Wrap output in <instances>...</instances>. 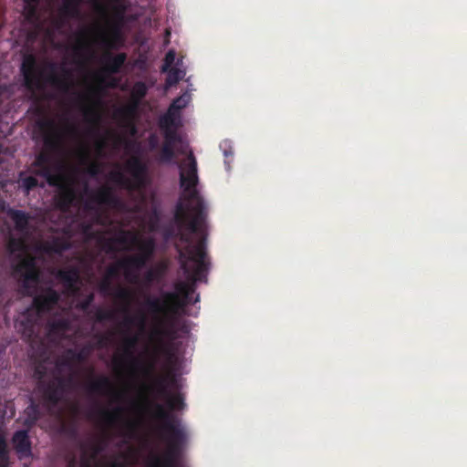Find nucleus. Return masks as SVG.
I'll return each instance as SVG.
<instances>
[{"label":"nucleus","instance_id":"09e8293b","mask_svg":"<svg viewBox=\"0 0 467 467\" xmlns=\"http://www.w3.org/2000/svg\"><path fill=\"white\" fill-rule=\"evenodd\" d=\"M93 301H94V295L89 294L86 296V298H84L81 302H79L78 307L81 310L86 311L89 308V306H91Z\"/></svg>","mask_w":467,"mask_h":467},{"label":"nucleus","instance_id":"a878e982","mask_svg":"<svg viewBox=\"0 0 467 467\" xmlns=\"http://www.w3.org/2000/svg\"><path fill=\"white\" fill-rule=\"evenodd\" d=\"M10 217L18 230L26 228L28 224V215L21 210H10Z\"/></svg>","mask_w":467,"mask_h":467},{"label":"nucleus","instance_id":"6ab92c4d","mask_svg":"<svg viewBox=\"0 0 467 467\" xmlns=\"http://www.w3.org/2000/svg\"><path fill=\"white\" fill-rule=\"evenodd\" d=\"M89 34V28H84L77 34V44L74 47V51L78 57H82L84 52L89 53L91 51Z\"/></svg>","mask_w":467,"mask_h":467},{"label":"nucleus","instance_id":"bf43d9fd","mask_svg":"<svg viewBox=\"0 0 467 467\" xmlns=\"http://www.w3.org/2000/svg\"><path fill=\"white\" fill-rule=\"evenodd\" d=\"M81 467H90L89 461L86 458V451H83Z\"/></svg>","mask_w":467,"mask_h":467},{"label":"nucleus","instance_id":"2eb2a0df","mask_svg":"<svg viewBox=\"0 0 467 467\" xmlns=\"http://www.w3.org/2000/svg\"><path fill=\"white\" fill-rule=\"evenodd\" d=\"M49 68L51 69V74L47 78V81L50 83L52 86L57 87V88L61 89L62 91L67 92L70 87L72 86V83L70 81V71L67 69L66 67H62L63 77H60L56 74V65L53 63H50Z\"/></svg>","mask_w":467,"mask_h":467},{"label":"nucleus","instance_id":"c9c22d12","mask_svg":"<svg viewBox=\"0 0 467 467\" xmlns=\"http://www.w3.org/2000/svg\"><path fill=\"white\" fill-rule=\"evenodd\" d=\"M115 296L125 303V311L127 312L128 306L132 299L131 292L128 288L119 287L115 294Z\"/></svg>","mask_w":467,"mask_h":467},{"label":"nucleus","instance_id":"dca6fc26","mask_svg":"<svg viewBox=\"0 0 467 467\" xmlns=\"http://www.w3.org/2000/svg\"><path fill=\"white\" fill-rule=\"evenodd\" d=\"M12 441L16 451L21 456L31 455V441L28 436V431L20 430L14 433Z\"/></svg>","mask_w":467,"mask_h":467},{"label":"nucleus","instance_id":"a211bd4d","mask_svg":"<svg viewBox=\"0 0 467 467\" xmlns=\"http://www.w3.org/2000/svg\"><path fill=\"white\" fill-rule=\"evenodd\" d=\"M91 200L98 204L115 205L118 199L114 195L112 189L109 186L100 187L92 193Z\"/></svg>","mask_w":467,"mask_h":467},{"label":"nucleus","instance_id":"bb28decb","mask_svg":"<svg viewBox=\"0 0 467 467\" xmlns=\"http://www.w3.org/2000/svg\"><path fill=\"white\" fill-rule=\"evenodd\" d=\"M68 327V322L64 318L51 320L47 323V330L50 335H59Z\"/></svg>","mask_w":467,"mask_h":467},{"label":"nucleus","instance_id":"774afa93","mask_svg":"<svg viewBox=\"0 0 467 467\" xmlns=\"http://www.w3.org/2000/svg\"><path fill=\"white\" fill-rule=\"evenodd\" d=\"M103 146H104V143H103L102 141H100V142L99 143V147L101 149Z\"/></svg>","mask_w":467,"mask_h":467},{"label":"nucleus","instance_id":"603ef678","mask_svg":"<svg viewBox=\"0 0 467 467\" xmlns=\"http://www.w3.org/2000/svg\"><path fill=\"white\" fill-rule=\"evenodd\" d=\"M119 269L123 270V268L119 265V262H118L117 265L108 267L107 274H106L105 277H108L110 279L112 277L117 276L119 275Z\"/></svg>","mask_w":467,"mask_h":467},{"label":"nucleus","instance_id":"e433bc0d","mask_svg":"<svg viewBox=\"0 0 467 467\" xmlns=\"http://www.w3.org/2000/svg\"><path fill=\"white\" fill-rule=\"evenodd\" d=\"M8 462V452L5 436L0 432V467H5Z\"/></svg>","mask_w":467,"mask_h":467},{"label":"nucleus","instance_id":"ddd939ff","mask_svg":"<svg viewBox=\"0 0 467 467\" xmlns=\"http://www.w3.org/2000/svg\"><path fill=\"white\" fill-rule=\"evenodd\" d=\"M99 43L108 50L118 49L123 44V38L119 25L113 24L109 31L99 29Z\"/></svg>","mask_w":467,"mask_h":467},{"label":"nucleus","instance_id":"7ed1b4c3","mask_svg":"<svg viewBox=\"0 0 467 467\" xmlns=\"http://www.w3.org/2000/svg\"><path fill=\"white\" fill-rule=\"evenodd\" d=\"M181 241L186 245L179 251L181 268L187 277V282L175 284L178 293L185 306L189 304V296L195 291L197 282H207V272L210 263L207 261L206 240L202 237L196 244L191 241L189 234H181Z\"/></svg>","mask_w":467,"mask_h":467},{"label":"nucleus","instance_id":"f3484780","mask_svg":"<svg viewBox=\"0 0 467 467\" xmlns=\"http://www.w3.org/2000/svg\"><path fill=\"white\" fill-rule=\"evenodd\" d=\"M56 278L60 280L67 289H73L79 278L78 268L71 266L67 269H59L55 274Z\"/></svg>","mask_w":467,"mask_h":467},{"label":"nucleus","instance_id":"37998d69","mask_svg":"<svg viewBox=\"0 0 467 467\" xmlns=\"http://www.w3.org/2000/svg\"><path fill=\"white\" fill-rule=\"evenodd\" d=\"M86 172L91 176L96 177L101 172V165L97 161L90 162L86 168Z\"/></svg>","mask_w":467,"mask_h":467},{"label":"nucleus","instance_id":"6e6552de","mask_svg":"<svg viewBox=\"0 0 467 467\" xmlns=\"http://www.w3.org/2000/svg\"><path fill=\"white\" fill-rule=\"evenodd\" d=\"M21 73L24 78V86L26 89L34 91L43 88L42 72L39 70L35 55L27 54L24 56Z\"/></svg>","mask_w":467,"mask_h":467},{"label":"nucleus","instance_id":"ea45409f","mask_svg":"<svg viewBox=\"0 0 467 467\" xmlns=\"http://www.w3.org/2000/svg\"><path fill=\"white\" fill-rule=\"evenodd\" d=\"M67 356H71V360H73L74 363L83 362L87 358V353H85L83 349L80 351L67 349Z\"/></svg>","mask_w":467,"mask_h":467},{"label":"nucleus","instance_id":"338daca9","mask_svg":"<svg viewBox=\"0 0 467 467\" xmlns=\"http://www.w3.org/2000/svg\"><path fill=\"white\" fill-rule=\"evenodd\" d=\"M109 467H119V465L116 462H111Z\"/></svg>","mask_w":467,"mask_h":467},{"label":"nucleus","instance_id":"4468645a","mask_svg":"<svg viewBox=\"0 0 467 467\" xmlns=\"http://www.w3.org/2000/svg\"><path fill=\"white\" fill-rule=\"evenodd\" d=\"M126 59L127 55L125 53H119L117 55H113L112 53L107 51L102 58L103 71L108 74L119 73L122 66L124 65Z\"/></svg>","mask_w":467,"mask_h":467},{"label":"nucleus","instance_id":"58836bf2","mask_svg":"<svg viewBox=\"0 0 467 467\" xmlns=\"http://www.w3.org/2000/svg\"><path fill=\"white\" fill-rule=\"evenodd\" d=\"M186 104H187V102L183 97H178V98L174 99L169 107L170 113L175 112V113L179 114L180 110H182V109H184L186 107Z\"/></svg>","mask_w":467,"mask_h":467},{"label":"nucleus","instance_id":"052dcab7","mask_svg":"<svg viewBox=\"0 0 467 467\" xmlns=\"http://www.w3.org/2000/svg\"><path fill=\"white\" fill-rule=\"evenodd\" d=\"M153 370H154V364L150 363L147 368H144V373L146 375H150L153 372Z\"/></svg>","mask_w":467,"mask_h":467},{"label":"nucleus","instance_id":"f03ea898","mask_svg":"<svg viewBox=\"0 0 467 467\" xmlns=\"http://www.w3.org/2000/svg\"><path fill=\"white\" fill-rule=\"evenodd\" d=\"M198 183L197 161L191 152L181 167L180 186L183 193L174 211L175 223L189 234H198L207 215L204 200L197 190Z\"/></svg>","mask_w":467,"mask_h":467},{"label":"nucleus","instance_id":"49530a36","mask_svg":"<svg viewBox=\"0 0 467 467\" xmlns=\"http://www.w3.org/2000/svg\"><path fill=\"white\" fill-rule=\"evenodd\" d=\"M175 51L174 50H169L164 57V65L162 67V70L165 71L167 67H171L175 60Z\"/></svg>","mask_w":467,"mask_h":467},{"label":"nucleus","instance_id":"423d86ee","mask_svg":"<svg viewBox=\"0 0 467 467\" xmlns=\"http://www.w3.org/2000/svg\"><path fill=\"white\" fill-rule=\"evenodd\" d=\"M14 274L19 277V283L26 295L32 296L40 280V270L36 258L31 255L21 257L13 267Z\"/></svg>","mask_w":467,"mask_h":467},{"label":"nucleus","instance_id":"de8ad7c7","mask_svg":"<svg viewBox=\"0 0 467 467\" xmlns=\"http://www.w3.org/2000/svg\"><path fill=\"white\" fill-rule=\"evenodd\" d=\"M147 141H148L149 150L150 151H153V150L158 149V147H159V138H158V136L155 133H151L148 137Z\"/></svg>","mask_w":467,"mask_h":467},{"label":"nucleus","instance_id":"a18cd8bd","mask_svg":"<svg viewBox=\"0 0 467 467\" xmlns=\"http://www.w3.org/2000/svg\"><path fill=\"white\" fill-rule=\"evenodd\" d=\"M99 292L103 295H109L111 290V282L108 277L103 278L99 285Z\"/></svg>","mask_w":467,"mask_h":467},{"label":"nucleus","instance_id":"f704fd0d","mask_svg":"<svg viewBox=\"0 0 467 467\" xmlns=\"http://www.w3.org/2000/svg\"><path fill=\"white\" fill-rule=\"evenodd\" d=\"M179 114L175 112L170 113V109H168L167 113L160 119V127L165 130H170L171 127L175 125V118Z\"/></svg>","mask_w":467,"mask_h":467},{"label":"nucleus","instance_id":"79ce46f5","mask_svg":"<svg viewBox=\"0 0 467 467\" xmlns=\"http://www.w3.org/2000/svg\"><path fill=\"white\" fill-rule=\"evenodd\" d=\"M49 156L47 153L46 152H40L39 154L36 155L34 162H33V165L35 167H41V166H46V165H48L49 163Z\"/></svg>","mask_w":467,"mask_h":467},{"label":"nucleus","instance_id":"4c0bfd02","mask_svg":"<svg viewBox=\"0 0 467 467\" xmlns=\"http://www.w3.org/2000/svg\"><path fill=\"white\" fill-rule=\"evenodd\" d=\"M95 319L97 322H104L114 319V313L110 310H105L99 308L95 314Z\"/></svg>","mask_w":467,"mask_h":467},{"label":"nucleus","instance_id":"72a5a7b5","mask_svg":"<svg viewBox=\"0 0 467 467\" xmlns=\"http://www.w3.org/2000/svg\"><path fill=\"white\" fill-rule=\"evenodd\" d=\"M179 114L175 112L170 113V109H168L167 113L160 119V127L165 130H170L171 127L175 125V118Z\"/></svg>","mask_w":467,"mask_h":467},{"label":"nucleus","instance_id":"e2e57ef3","mask_svg":"<svg viewBox=\"0 0 467 467\" xmlns=\"http://www.w3.org/2000/svg\"><path fill=\"white\" fill-rule=\"evenodd\" d=\"M27 5H34L38 3V0H24Z\"/></svg>","mask_w":467,"mask_h":467},{"label":"nucleus","instance_id":"1a4fd4ad","mask_svg":"<svg viewBox=\"0 0 467 467\" xmlns=\"http://www.w3.org/2000/svg\"><path fill=\"white\" fill-rule=\"evenodd\" d=\"M60 295L52 287H47L33 298V306L38 314L50 311L59 301Z\"/></svg>","mask_w":467,"mask_h":467},{"label":"nucleus","instance_id":"f8f14e48","mask_svg":"<svg viewBox=\"0 0 467 467\" xmlns=\"http://www.w3.org/2000/svg\"><path fill=\"white\" fill-rule=\"evenodd\" d=\"M57 186H59V189L55 196L56 206L61 212L67 213L77 200V192L75 188L69 184H58Z\"/></svg>","mask_w":467,"mask_h":467},{"label":"nucleus","instance_id":"680f3d73","mask_svg":"<svg viewBox=\"0 0 467 467\" xmlns=\"http://www.w3.org/2000/svg\"><path fill=\"white\" fill-rule=\"evenodd\" d=\"M67 467H77V460L75 457H72L68 462Z\"/></svg>","mask_w":467,"mask_h":467},{"label":"nucleus","instance_id":"39448f33","mask_svg":"<svg viewBox=\"0 0 467 467\" xmlns=\"http://www.w3.org/2000/svg\"><path fill=\"white\" fill-rule=\"evenodd\" d=\"M133 246L139 253L119 261V265L123 268L125 278L130 282L137 279L135 271L146 266L155 251V242L152 238L140 239L137 235L130 238Z\"/></svg>","mask_w":467,"mask_h":467},{"label":"nucleus","instance_id":"4d7b16f0","mask_svg":"<svg viewBox=\"0 0 467 467\" xmlns=\"http://www.w3.org/2000/svg\"><path fill=\"white\" fill-rule=\"evenodd\" d=\"M103 448L100 444H93L91 446V455H90V459H95L99 453H100L102 451Z\"/></svg>","mask_w":467,"mask_h":467},{"label":"nucleus","instance_id":"473e14b6","mask_svg":"<svg viewBox=\"0 0 467 467\" xmlns=\"http://www.w3.org/2000/svg\"><path fill=\"white\" fill-rule=\"evenodd\" d=\"M148 91L146 84L142 81H138L134 84L131 90V97L135 100L139 101L143 99Z\"/></svg>","mask_w":467,"mask_h":467},{"label":"nucleus","instance_id":"3c124183","mask_svg":"<svg viewBox=\"0 0 467 467\" xmlns=\"http://www.w3.org/2000/svg\"><path fill=\"white\" fill-rule=\"evenodd\" d=\"M109 179L117 183L124 184L126 182L125 177L120 171H112L109 173Z\"/></svg>","mask_w":467,"mask_h":467},{"label":"nucleus","instance_id":"c756f323","mask_svg":"<svg viewBox=\"0 0 467 467\" xmlns=\"http://www.w3.org/2000/svg\"><path fill=\"white\" fill-rule=\"evenodd\" d=\"M61 13L63 16L69 18H77L80 16L79 6L67 1H65L63 4Z\"/></svg>","mask_w":467,"mask_h":467},{"label":"nucleus","instance_id":"cd10ccee","mask_svg":"<svg viewBox=\"0 0 467 467\" xmlns=\"http://www.w3.org/2000/svg\"><path fill=\"white\" fill-rule=\"evenodd\" d=\"M25 413L26 415V419L25 420V424L31 427L39 420L40 411L39 408L33 401L27 408L25 410Z\"/></svg>","mask_w":467,"mask_h":467},{"label":"nucleus","instance_id":"0e129e2a","mask_svg":"<svg viewBox=\"0 0 467 467\" xmlns=\"http://www.w3.org/2000/svg\"><path fill=\"white\" fill-rule=\"evenodd\" d=\"M125 9L122 7V8H118L116 7V13L119 16H122V14L124 13Z\"/></svg>","mask_w":467,"mask_h":467},{"label":"nucleus","instance_id":"b1692460","mask_svg":"<svg viewBox=\"0 0 467 467\" xmlns=\"http://www.w3.org/2000/svg\"><path fill=\"white\" fill-rule=\"evenodd\" d=\"M35 173L45 178L50 186H57L62 181L60 175L52 172L49 165L38 167V170L36 171Z\"/></svg>","mask_w":467,"mask_h":467},{"label":"nucleus","instance_id":"f257e3e1","mask_svg":"<svg viewBox=\"0 0 467 467\" xmlns=\"http://www.w3.org/2000/svg\"><path fill=\"white\" fill-rule=\"evenodd\" d=\"M169 383H176L175 377L161 376L155 379L152 389L159 398L166 399L167 407L153 403L152 417L158 421L157 434L163 441L167 449L162 457H154L151 467H178L183 448L188 441V432L182 420L174 411L183 410L186 407L184 397L181 392L171 394Z\"/></svg>","mask_w":467,"mask_h":467},{"label":"nucleus","instance_id":"4be33fe9","mask_svg":"<svg viewBox=\"0 0 467 467\" xmlns=\"http://www.w3.org/2000/svg\"><path fill=\"white\" fill-rule=\"evenodd\" d=\"M132 235H135V234L129 231H121L119 235H117L116 237L110 238L106 242L107 250L109 252L115 251V247H114L115 244H123V245H128V244L132 245V243L130 241V238Z\"/></svg>","mask_w":467,"mask_h":467},{"label":"nucleus","instance_id":"5701e85b","mask_svg":"<svg viewBox=\"0 0 467 467\" xmlns=\"http://www.w3.org/2000/svg\"><path fill=\"white\" fill-rule=\"evenodd\" d=\"M128 169L132 176L138 181H140L147 171L146 165L140 161V159L136 157L128 161Z\"/></svg>","mask_w":467,"mask_h":467},{"label":"nucleus","instance_id":"9d476101","mask_svg":"<svg viewBox=\"0 0 467 467\" xmlns=\"http://www.w3.org/2000/svg\"><path fill=\"white\" fill-rule=\"evenodd\" d=\"M40 129L46 130L44 145L49 150H57L61 146V134L53 119H45L39 123Z\"/></svg>","mask_w":467,"mask_h":467},{"label":"nucleus","instance_id":"a19ab883","mask_svg":"<svg viewBox=\"0 0 467 467\" xmlns=\"http://www.w3.org/2000/svg\"><path fill=\"white\" fill-rule=\"evenodd\" d=\"M180 74H181V72L179 69H176V68L171 69L169 72V75L167 77V79H166L167 85L172 86V85L178 83L181 79Z\"/></svg>","mask_w":467,"mask_h":467},{"label":"nucleus","instance_id":"7c9ffc66","mask_svg":"<svg viewBox=\"0 0 467 467\" xmlns=\"http://www.w3.org/2000/svg\"><path fill=\"white\" fill-rule=\"evenodd\" d=\"M124 324L126 326H138L140 329H144L146 326V317L142 313L137 316L127 315L124 317Z\"/></svg>","mask_w":467,"mask_h":467},{"label":"nucleus","instance_id":"864d4df0","mask_svg":"<svg viewBox=\"0 0 467 467\" xmlns=\"http://www.w3.org/2000/svg\"><path fill=\"white\" fill-rule=\"evenodd\" d=\"M159 272H157L156 270H153V269H150L149 271H147V273L145 274V281L149 284L152 283L153 281L157 280L159 278Z\"/></svg>","mask_w":467,"mask_h":467},{"label":"nucleus","instance_id":"393cba45","mask_svg":"<svg viewBox=\"0 0 467 467\" xmlns=\"http://www.w3.org/2000/svg\"><path fill=\"white\" fill-rule=\"evenodd\" d=\"M137 344V336H130L123 340V358L130 359L132 364H137V359L134 358V349Z\"/></svg>","mask_w":467,"mask_h":467},{"label":"nucleus","instance_id":"c03bdc74","mask_svg":"<svg viewBox=\"0 0 467 467\" xmlns=\"http://www.w3.org/2000/svg\"><path fill=\"white\" fill-rule=\"evenodd\" d=\"M165 140L166 143H171L174 145V143L179 142L181 140L180 136L177 134L175 130H165Z\"/></svg>","mask_w":467,"mask_h":467},{"label":"nucleus","instance_id":"aec40b11","mask_svg":"<svg viewBox=\"0 0 467 467\" xmlns=\"http://www.w3.org/2000/svg\"><path fill=\"white\" fill-rule=\"evenodd\" d=\"M87 389L90 393L108 394L112 390V384L108 377L101 376L89 382Z\"/></svg>","mask_w":467,"mask_h":467},{"label":"nucleus","instance_id":"c85d7f7f","mask_svg":"<svg viewBox=\"0 0 467 467\" xmlns=\"http://www.w3.org/2000/svg\"><path fill=\"white\" fill-rule=\"evenodd\" d=\"M175 158V151L173 145L171 143L163 142L158 161L161 163H171Z\"/></svg>","mask_w":467,"mask_h":467},{"label":"nucleus","instance_id":"20e7f679","mask_svg":"<svg viewBox=\"0 0 467 467\" xmlns=\"http://www.w3.org/2000/svg\"><path fill=\"white\" fill-rule=\"evenodd\" d=\"M161 298L148 296L145 299V305L150 314H151L159 325L154 332L158 336L169 335V330L164 327L169 324L173 316H175L181 308L185 306L178 293L163 292Z\"/></svg>","mask_w":467,"mask_h":467},{"label":"nucleus","instance_id":"2f4dec72","mask_svg":"<svg viewBox=\"0 0 467 467\" xmlns=\"http://www.w3.org/2000/svg\"><path fill=\"white\" fill-rule=\"evenodd\" d=\"M20 186L26 194L39 186L38 180L34 176H27L20 179Z\"/></svg>","mask_w":467,"mask_h":467},{"label":"nucleus","instance_id":"6e6d98bb","mask_svg":"<svg viewBox=\"0 0 467 467\" xmlns=\"http://www.w3.org/2000/svg\"><path fill=\"white\" fill-rule=\"evenodd\" d=\"M59 364L67 368H71L74 364V361L71 360V356H67V351L66 352V355L61 358Z\"/></svg>","mask_w":467,"mask_h":467},{"label":"nucleus","instance_id":"9b49d317","mask_svg":"<svg viewBox=\"0 0 467 467\" xmlns=\"http://www.w3.org/2000/svg\"><path fill=\"white\" fill-rule=\"evenodd\" d=\"M81 99H88L92 101V104L86 105L83 107L82 111L83 115L85 117V119L89 122L90 124H93L95 126H98L101 120L100 113L97 108V106L99 104L100 100L98 97L96 88H90L88 93L87 95H83L80 97Z\"/></svg>","mask_w":467,"mask_h":467},{"label":"nucleus","instance_id":"0eeeda50","mask_svg":"<svg viewBox=\"0 0 467 467\" xmlns=\"http://www.w3.org/2000/svg\"><path fill=\"white\" fill-rule=\"evenodd\" d=\"M73 380L72 377L65 379L63 377H55L48 381H41L39 389L46 405L49 408H55L63 400L68 384Z\"/></svg>","mask_w":467,"mask_h":467},{"label":"nucleus","instance_id":"69168bd1","mask_svg":"<svg viewBox=\"0 0 467 467\" xmlns=\"http://www.w3.org/2000/svg\"><path fill=\"white\" fill-rule=\"evenodd\" d=\"M122 111H123L124 113H130V112H131V111H132V109H130V108H129V109H122Z\"/></svg>","mask_w":467,"mask_h":467},{"label":"nucleus","instance_id":"5fc2aeb1","mask_svg":"<svg viewBox=\"0 0 467 467\" xmlns=\"http://www.w3.org/2000/svg\"><path fill=\"white\" fill-rule=\"evenodd\" d=\"M64 131L67 135L76 136L78 134V128L76 125L67 122L64 128Z\"/></svg>","mask_w":467,"mask_h":467},{"label":"nucleus","instance_id":"13d9d810","mask_svg":"<svg viewBox=\"0 0 467 467\" xmlns=\"http://www.w3.org/2000/svg\"><path fill=\"white\" fill-rule=\"evenodd\" d=\"M8 247H9L11 252H14V251L21 249L22 248V244L20 242L15 240V239H12L9 242Z\"/></svg>","mask_w":467,"mask_h":467},{"label":"nucleus","instance_id":"412c9836","mask_svg":"<svg viewBox=\"0 0 467 467\" xmlns=\"http://www.w3.org/2000/svg\"><path fill=\"white\" fill-rule=\"evenodd\" d=\"M122 412H123V409L121 407H116L112 410H105V409L99 410V414L101 420L105 424H107L109 426H112L117 421H119L120 420Z\"/></svg>","mask_w":467,"mask_h":467},{"label":"nucleus","instance_id":"8fccbe9b","mask_svg":"<svg viewBox=\"0 0 467 467\" xmlns=\"http://www.w3.org/2000/svg\"><path fill=\"white\" fill-rule=\"evenodd\" d=\"M94 7H95V10L99 14L101 15L102 16L104 17H107L108 16V7L106 5H104L103 3H101L99 0H95L94 1Z\"/></svg>","mask_w":467,"mask_h":467}]
</instances>
